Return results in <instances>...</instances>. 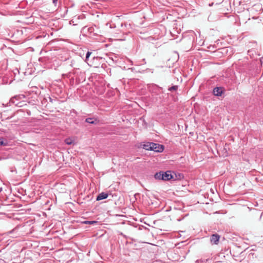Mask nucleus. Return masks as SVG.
<instances>
[{
  "instance_id": "f257e3e1",
  "label": "nucleus",
  "mask_w": 263,
  "mask_h": 263,
  "mask_svg": "<svg viewBox=\"0 0 263 263\" xmlns=\"http://www.w3.org/2000/svg\"><path fill=\"white\" fill-rule=\"evenodd\" d=\"M179 54L177 52L172 53L167 60V65H174L179 60Z\"/></svg>"
},
{
  "instance_id": "f03ea898",
  "label": "nucleus",
  "mask_w": 263,
  "mask_h": 263,
  "mask_svg": "<svg viewBox=\"0 0 263 263\" xmlns=\"http://www.w3.org/2000/svg\"><path fill=\"white\" fill-rule=\"evenodd\" d=\"M151 151L156 152H162L164 150V146L158 143L152 142Z\"/></svg>"
},
{
  "instance_id": "7ed1b4c3",
  "label": "nucleus",
  "mask_w": 263,
  "mask_h": 263,
  "mask_svg": "<svg viewBox=\"0 0 263 263\" xmlns=\"http://www.w3.org/2000/svg\"><path fill=\"white\" fill-rule=\"evenodd\" d=\"M220 236L218 234H215L212 235L210 238V241L212 244L217 245L219 241Z\"/></svg>"
},
{
  "instance_id": "20e7f679",
  "label": "nucleus",
  "mask_w": 263,
  "mask_h": 263,
  "mask_svg": "<svg viewBox=\"0 0 263 263\" xmlns=\"http://www.w3.org/2000/svg\"><path fill=\"white\" fill-rule=\"evenodd\" d=\"M173 178V176L171 171H166L163 172V176L162 180L168 181Z\"/></svg>"
},
{
  "instance_id": "39448f33",
  "label": "nucleus",
  "mask_w": 263,
  "mask_h": 263,
  "mask_svg": "<svg viewBox=\"0 0 263 263\" xmlns=\"http://www.w3.org/2000/svg\"><path fill=\"white\" fill-rule=\"evenodd\" d=\"M27 67H19L18 68H16L19 74L26 76V70Z\"/></svg>"
},
{
  "instance_id": "423d86ee",
  "label": "nucleus",
  "mask_w": 263,
  "mask_h": 263,
  "mask_svg": "<svg viewBox=\"0 0 263 263\" xmlns=\"http://www.w3.org/2000/svg\"><path fill=\"white\" fill-rule=\"evenodd\" d=\"M213 93L216 96H221L222 93V88L216 87L213 89Z\"/></svg>"
},
{
  "instance_id": "0eeeda50",
  "label": "nucleus",
  "mask_w": 263,
  "mask_h": 263,
  "mask_svg": "<svg viewBox=\"0 0 263 263\" xmlns=\"http://www.w3.org/2000/svg\"><path fill=\"white\" fill-rule=\"evenodd\" d=\"M108 195L107 193L102 192L98 195V196L97 197L96 200L97 201H99V200H101L102 199H106L108 197Z\"/></svg>"
},
{
  "instance_id": "6e6552de",
  "label": "nucleus",
  "mask_w": 263,
  "mask_h": 263,
  "mask_svg": "<svg viewBox=\"0 0 263 263\" xmlns=\"http://www.w3.org/2000/svg\"><path fill=\"white\" fill-rule=\"evenodd\" d=\"M35 71L34 67H27V69L26 70V76H30L33 74Z\"/></svg>"
},
{
  "instance_id": "1a4fd4ad",
  "label": "nucleus",
  "mask_w": 263,
  "mask_h": 263,
  "mask_svg": "<svg viewBox=\"0 0 263 263\" xmlns=\"http://www.w3.org/2000/svg\"><path fill=\"white\" fill-rule=\"evenodd\" d=\"M152 142H147L143 145V148L145 150L151 151Z\"/></svg>"
},
{
  "instance_id": "9d476101",
  "label": "nucleus",
  "mask_w": 263,
  "mask_h": 263,
  "mask_svg": "<svg viewBox=\"0 0 263 263\" xmlns=\"http://www.w3.org/2000/svg\"><path fill=\"white\" fill-rule=\"evenodd\" d=\"M163 172H160L159 173H157L155 175V178L156 179L158 180H162L163 179Z\"/></svg>"
},
{
  "instance_id": "9b49d317",
  "label": "nucleus",
  "mask_w": 263,
  "mask_h": 263,
  "mask_svg": "<svg viewBox=\"0 0 263 263\" xmlns=\"http://www.w3.org/2000/svg\"><path fill=\"white\" fill-rule=\"evenodd\" d=\"M85 121L87 123H90V124H95L96 122L97 121L96 119H95L93 118H88L86 119Z\"/></svg>"
},
{
  "instance_id": "f8f14e48",
  "label": "nucleus",
  "mask_w": 263,
  "mask_h": 263,
  "mask_svg": "<svg viewBox=\"0 0 263 263\" xmlns=\"http://www.w3.org/2000/svg\"><path fill=\"white\" fill-rule=\"evenodd\" d=\"M65 142L67 145H71L73 143V140L70 138H67L65 140Z\"/></svg>"
},
{
  "instance_id": "ddd939ff",
  "label": "nucleus",
  "mask_w": 263,
  "mask_h": 263,
  "mask_svg": "<svg viewBox=\"0 0 263 263\" xmlns=\"http://www.w3.org/2000/svg\"><path fill=\"white\" fill-rule=\"evenodd\" d=\"M254 52H255V55H257L256 52L253 50V49H251V50H249L248 51V54L251 57L252 55H254Z\"/></svg>"
},
{
  "instance_id": "4468645a",
  "label": "nucleus",
  "mask_w": 263,
  "mask_h": 263,
  "mask_svg": "<svg viewBox=\"0 0 263 263\" xmlns=\"http://www.w3.org/2000/svg\"><path fill=\"white\" fill-rule=\"evenodd\" d=\"M178 89V86L175 85L170 87L168 90L169 91H176Z\"/></svg>"
},
{
  "instance_id": "2eb2a0df",
  "label": "nucleus",
  "mask_w": 263,
  "mask_h": 263,
  "mask_svg": "<svg viewBox=\"0 0 263 263\" xmlns=\"http://www.w3.org/2000/svg\"><path fill=\"white\" fill-rule=\"evenodd\" d=\"M85 224H93L95 223H97V221H85L83 222Z\"/></svg>"
},
{
  "instance_id": "dca6fc26",
  "label": "nucleus",
  "mask_w": 263,
  "mask_h": 263,
  "mask_svg": "<svg viewBox=\"0 0 263 263\" xmlns=\"http://www.w3.org/2000/svg\"><path fill=\"white\" fill-rule=\"evenodd\" d=\"M91 52H90V51H88L86 54V61H87L88 60V58L89 57H90V55H91Z\"/></svg>"
},
{
  "instance_id": "f3484780",
  "label": "nucleus",
  "mask_w": 263,
  "mask_h": 263,
  "mask_svg": "<svg viewBox=\"0 0 263 263\" xmlns=\"http://www.w3.org/2000/svg\"><path fill=\"white\" fill-rule=\"evenodd\" d=\"M58 1V0H52V3H53V4L55 6H56V5H57V4Z\"/></svg>"
},
{
  "instance_id": "a211bd4d",
  "label": "nucleus",
  "mask_w": 263,
  "mask_h": 263,
  "mask_svg": "<svg viewBox=\"0 0 263 263\" xmlns=\"http://www.w3.org/2000/svg\"><path fill=\"white\" fill-rule=\"evenodd\" d=\"M4 145V141L1 139H0V145Z\"/></svg>"
},
{
  "instance_id": "6ab92c4d",
  "label": "nucleus",
  "mask_w": 263,
  "mask_h": 263,
  "mask_svg": "<svg viewBox=\"0 0 263 263\" xmlns=\"http://www.w3.org/2000/svg\"><path fill=\"white\" fill-rule=\"evenodd\" d=\"M128 69V70H132V71H133V72H134V70H135V68H133V67L129 68Z\"/></svg>"
},
{
  "instance_id": "aec40b11",
  "label": "nucleus",
  "mask_w": 263,
  "mask_h": 263,
  "mask_svg": "<svg viewBox=\"0 0 263 263\" xmlns=\"http://www.w3.org/2000/svg\"><path fill=\"white\" fill-rule=\"evenodd\" d=\"M16 230V228H15V229H13V230H12V231H10V232H9V233H13V232H15Z\"/></svg>"
},
{
  "instance_id": "412c9836",
  "label": "nucleus",
  "mask_w": 263,
  "mask_h": 263,
  "mask_svg": "<svg viewBox=\"0 0 263 263\" xmlns=\"http://www.w3.org/2000/svg\"><path fill=\"white\" fill-rule=\"evenodd\" d=\"M13 100H14V98H12V99H11V100H10V102H12V103H14V101H13Z\"/></svg>"
},
{
  "instance_id": "4be33fe9",
  "label": "nucleus",
  "mask_w": 263,
  "mask_h": 263,
  "mask_svg": "<svg viewBox=\"0 0 263 263\" xmlns=\"http://www.w3.org/2000/svg\"><path fill=\"white\" fill-rule=\"evenodd\" d=\"M221 50H223V51H224V50H226V49H225V48H222V49H221Z\"/></svg>"
},
{
  "instance_id": "5701e85b",
  "label": "nucleus",
  "mask_w": 263,
  "mask_h": 263,
  "mask_svg": "<svg viewBox=\"0 0 263 263\" xmlns=\"http://www.w3.org/2000/svg\"><path fill=\"white\" fill-rule=\"evenodd\" d=\"M91 29H92L91 28H89V30L90 31L91 30Z\"/></svg>"
}]
</instances>
